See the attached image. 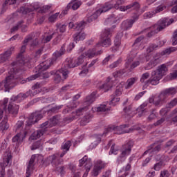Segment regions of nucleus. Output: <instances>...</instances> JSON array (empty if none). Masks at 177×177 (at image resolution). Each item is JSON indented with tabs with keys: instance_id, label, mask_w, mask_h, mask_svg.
<instances>
[{
	"instance_id": "obj_1",
	"label": "nucleus",
	"mask_w": 177,
	"mask_h": 177,
	"mask_svg": "<svg viewBox=\"0 0 177 177\" xmlns=\"http://www.w3.org/2000/svg\"><path fill=\"white\" fill-rule=\"evenodd\" d=\"M17 62H14L11 64V69L10 72H9V75L6 77L4 82L3 83L5 87V91L9 92L10 89H13L17 84H19V77L18 75H16V67H17Z\"/></svg>"
},
{
	"instance_id": "obj_2",
	"label": "nucleus",
	"mask_w": 177,
	"mask_h": 177,
	"mask_svg": "<svg viewBox=\"0 0 177 177\" xmlns=\"http://www.w3.org/2000/svg\"><path fill=\"white\" fill-rule=\"evenodd\" d=\"M174 19H168L167 18H163L158 21V24L151 26L150 28H147L145 29V31H150L147 33L148 38H151L156 34H158L160 31H162L165 27H168V26H171L172 23H174Z\"/></svg>"
},
{
	"instance_id": "obj_3",
	"label": "nucleus",
	"mask_w": 177,
	"mask_h": 177,
	"mask_svg": "<svg viewBox=\"0 0 177 177\" xmlns=\"http://www.w3.org/2000/svg\"><path fill=\"white\" fill-rule=\"evenodd\" d=\"M177 91L176 88L175 87H171L169 88H166L163 90L159 95L154 97V100H152L154 101V105L157 106H162L163 103H165L167 102V99H168V96L174 95H176Z\"/></svg>"
},
{
	"instance_id": "obj_4",
	"label": "nucleus",
	"mask_w": 177,
	"mask_h": 177,
	"mask_svg": "<svg viewBox=\"0 0 177 177\" xmlns=\"http://www.w3.org/2000/svg\"><path fill=\"white\" fill-rule=\"evenodd\" d=\"M49 67H50V64L46 65L45 64V62L40 64V65L37 66V68L39 70L38 73L28 77V80L34 81V80H37V78H40V80H47V78H49L50 75L48 72L44 71L48 70Z\"/></svg>"
},
{
	"instance_id": "obj_5",
	"label": "nucleus",
	"mask_w": 177,
	"mask_h": 177,
	"mask_svg": "<svg viewBox=\"0 0 177 177\" xmlns=\"http://www.w3.org/2000/svg\"><path fill=\"white\" fill-rule=\"evenodd\" d=\"M111 32L110 29H105L101 34L100 41L97 44V46H104L109 48L111 46V39H110Z\"/></svg>"
},
{
	"instance_id": "obj_6",
	"label": "nucleus",
	"mask_w": 177,
	"mask_h": 177,
	"mask_svg": "<svg viewBox=\"0 0 177 177\" xmlns=\"http://www.w3.org/2000/svg\"><path fill=\"white\" fill-rule=\"evenodd\" d=\"M49 160L51 162L53 167H55V169L57 172H59L61 175H64L66 174V167L64 166H62V160H60V158L57 155H53L49 156Z\"/></svg>"
},
{
	"instance_id": "obj_7",
	"label": "nucleus",
	"mask_w": 177,
	"mask_h": 177,
	"mask_svg": "<svg viewBox=\"0 0 177 177\" xmlns=\"http://www.w3.org/2000/svg\"><path fill=\"white\" fill-rule=\"evenodd\" d=\"M125 128H129V124H122L120 126H112L109 127L104 131L102 135H106L108 132H113V131H118L119 132H117L118 135H122V133H129L131 131H133V129L130 128L127 130H124Z\"/></svg>"
},
{
	"instance_id": "obj_8",
	"label": "nucleus",
	"mask_w": 177,
	"mask_h": 177,
	"mask_svg": "<svg viewBox=\"0 0 177 177\" xmlns=\"http://www.w3.org/2000/svg\"><path fill=\"white\" fill-rule=\"evenodd\" d=\"M75 63L73 62V59H66L64 62L63 67L60 68V72L62 73V76L64 80L68 77V74L70 72L68 71V68H74L75 67Z\"/></svg>"
},
{
	"instance_id": "obj_9",
	"label": "nucleus",
	"mask_w": 177,
	"mask_h": 177,
	"mask_svg": "<svg viewBox=\"0 0 177 177\" xmlns=\"http://www.w3.org/2000/svg\"><path fill=\"white\" fill-rule=\"evenodd\" d=\"M132 147H133V141H129L127 143L124 144L122 147V150H123L121 153V156H120L118 158V161H121V158H124L125 156H129L131 153V151L132 150Z\"/></svg>"
},
{
	"instance_id": "obj_10",
	"label": "nucleus",
	"mask_w": 177,
	"mask_h": 177,
	"mask_svg": "<svg viewBox=\"0 0 177 177\" xmlns=\"http://www.w3.org/2000/svg\"><path fill=\"white\" fill-rule=\"evenodd\" d=\"M43 115L41 114V112L36 111L32 113L28 118V121L26 122V127H31V125H34L36 124L37 121H39L42 118Z\"/></svg>"
},
{
	"instance_id": "obj_11",
	"label": "nucleus",
	"mask_w": 177,
	"mask_h": 177,
	"mask_svg": "<svg viewBox=\"0 0 177 177\" xmlns=\"http://www.w3.org/2000/svg\"><path fill=\"white\" fill-rule=\"evenodd\" d=\"M9 164H12V155H10V153H8L7 156L3 158V162L0 163V167L1 168L0 171V177H5V168H6Z\"/></svg>"
},
{
	"instance_id": "obj_12",
	"label": "nucleus",
	"mask_w": 177,
	"mask_h": 177,
	"mask_svg": "<svg viewBox=\"0 0 177 177\" xmlns=\"http://www.w3.org/2000/svg\"><path fill=\"white\" fill-rule=\"evenodd\" d=\"M162 77H160L157 71H153L151 73V77L146 80V85H158L160 84V80Z\"/></svg>"
},
{
	"instance_id": "obj_13",
	"label": "nucleus",
	"mask_w": 177,
	"mask_h": 177,
	"mask_svg": "<svg viewBox=\"0 0 177 177\" xmlns=\"http://www.w3.org/2000/svg\"><path fill=\"white\" fill-rule=\"evenodd\" d=\"M121 12H125L127 10H136L138 12L140 9V4L138 1H134L127 6H122L119 7Z\"/></svg>"
},
{
	"instance_id": "obj_14",
	"label": "nucleus",
	"mask_w": 177,
	"mask_h": 177,
	"mask_svg": "<svg viewBox=\"0 0 177 177\" xmlns=\"http://www.w3.org/2000/svg\"><path fill=\"white\" fill-rule=\"evenodd\" d=\"M64 48H66V44H64L61 46V48L59 51H56L53 55V57L50 60V66H52V64H53V63H55V62H56L57 60V59H59V57H60L61 56H63V55L66 52V49H64Z\"/></svg>"
},
{
	"instance_id": "obj_15",
	"label": "nucleus",
	"mask_w": 177,
	"mask_h": 177,
	"mask_svg": "<svg viewBox=\"0 0 177 177\" xmlns=\"http://www.w3.org/2000/svg\"><path fill=\"white\" fill-rule=\"evenodd\" d=\"M81 97V95L80 94L75 95L73 97V100L72 103L70 106H67L62 111L63 114H68L71 111H73L75 107H77V102H75V100H78Z\"/></svg>"
},
{
	"instance_id": "obj_16",
	"label": "nucleus",
	"mask_w": 177,
	"mask_h": 177,
	"mask_svg": "<svg viewBox=\"0 0 177 177\" xmlns=\"http://www.w3.org/2000/svg\"><path fill=\"white\" fill-rule=\"evenodd\" d=\"M113 8H115V9H120V7L117 6V5L111 3V2H106L101 8L97 10L100 12V15H102V13H106V12H109V10H111V9H113Z\"/></svg>"
},
{
	"instance_id": "obj_17",
	"label": "nucleus",
	"mask_w": 177,
	"mask_h": 177,
	"mask_svg": "<svg viewBox=\"0 0 177 177\" xmlns=\"http://www.w3.org/2000/svg\"><path fill=\"white\" fill-rule=\"evenodd\" d=\"M139 19V15H136L133 17V19H130L129 21H124L121 24V28L122 30H124V31L128 30V28H131L132 26L133 25V23Z\"/></svg>"
},
{
	"instance_id": "obj_18",
	"label": "nucleus",
	"mask_w": 177,
	"mask_h": 177,
	"mask_svg": "<svg viewBox=\"0 0 177 177\" xmlns=\"http://www.w3.org/2000/svg\"><path fill=\"white\" fill-rule=\"evenodd\" d=\"M19 109H20V106L19 105L13 103V102H9L8 106V111L10 114H12L14 117H16L17 114H19Z\"/></svg>"
},
{
	"instance_id": "obj_19",
	"label": "nucleus",
	"mask_w": 177,
	"mask_h": 177,
	"mask_svg": "<svg viewBox=\"0 0 177 177\" xmlns=\"http://www.w3.org/2000/svg\"><path fill=\"white\" fill-rule=\"evenodd\" d=\"M15 47L12 46L8 49L3 54L0 55V63H4V62H6V60L10 57V55L13 53Z\"/></svg>"
},
{
	"instance_id": "obj_20",
	"label": "nucleus",
	"mask_w": 177,
	"mask_h": 177,
	"mask_svg": "<svg viewBox=\"0 0 177 177\" xmlns=\"http://www.w3.org/2000/svg\"><path fill=\"white\" fill-rule=\"evenodd\" d=\"M153 71H156L157 74L162 78L164 75H167V73H168V65L165 64L160 65L158 66L157 69Z\"/></svg>"
},
{
	"instance_id": "obj_21",
	"label": "nucleus",
	"mask_w": 177,
	"mask_h": 177,
	"mask_svg": "<svg viewBox=\"0 0 177 177\" xmlns=\"http://www.w3.org/2000/svg\"><path fill=\"white\" fill-rule=\"evenodd\" d=\"M103 168H104V165L103 164V162L100 160L97 161V165L94 167L93 171V176H97V175H99V173L100 172V170L103 169Z\"/></svg>"
},
{
	"instance_id": "obj_22",
	"label": "nucleus",
	"mask_w": 177,
	"mask_h": 177,
	"mask_svg": "<svg viewBox=\"0 0 177 177\" xmlns=\"http://www.w3.org/2000/svg\"><path fill=\"white\" fill-rule=\"evenodd\" d=\"M35 162V156L32 155L29 161L28 165L26 169V177L31 176V174H32V164Z\"/></svg>"
},
{
	"instance_id": "obj_23",
	"label": "nucleus",
	"mask_w": 177,
	"mask_h": 177,
	"mask_svg": "<svg viewBox=\"0 0 177 177\" xmlns=\"http://www.w3.org/2000/svg\"><path fill=\"white\" fill-rule=\"evenodd\" d=\"M50 73L51 75H54V81L56 84L62 82V75L60 74L63 75V72H61L60 69L58 71H52Z\"/></svg>"
},
{
	"instance_id": "obj_24",
	"label": "nucleus",
	"mask_w": 177,
	"mask_h": 177,
	"mask_svg": "<svg viewBox=\"0 0 177 177\" xmlns=\"http://www.w3.org/2000/svg\"><path fill=\"white\" fill-rule=\"evenodd\" d=\"M160 63V58L158 57H153L145 67V70H151L153 67H156L157 64Z\"/></svg>"
},
{
	"instance_id": "obj_25",
	"label": "nucleus",
	"mask_w": 177,
	"mask_h": 177,
	"mask_svg": "<svg viewBox=\"0 0 177 177\" xmlns=\"http://www.w3.org/2000/svg\"><path fill=\"white\" fill-rule=\"evenodd\" d=\"M45 129H41L39 130H37L35 131L30 137V139L31 140H37V139H39L42 135L45 133Z\"/></svg>"
},
{
	"instance_id": "obj_26",
	"label": "nucleus",
	"mask_w": 177,
	"mask_h": 177,
	"mask_svg": "<svg viewBox=\"0 0 177 177\" xmlns=\"http://www.w3.org/2000/svg\"><path fill=\"white\" fill-rule=\"evenodd\" d=\"M70 147H71V141H66L63 145H62L61 149L63 150V152L61 153L60 157L61 158L64 157V155L70 150Z\"/></svg>"
},
{
	"instance_id": "obj_27",
	"label": "nucleus",
	"mask_w": 177,
	"mask_h": 177,
	"mask_svg": "<svg viewBox=\"0 0 177 177\" xmlns=\"http://www.w3.org/2000/svg\"><path fill=\"white\" fill-rule=\"evenodd\" d=\"M62 122V116L60 115H56L50 119L49 123L50 127H55Z\"/></svg>"
},
{
	"instance_id": "obj_28",
	"label": "nucleus",
	"mask_w": 177,
	"mask_h": 177,
	"mask_svg": "<svg viewBox=\"0 0 177 177\" xmlns=\"http://www.w3.org/2000/svg\"><path fill=\"white\" fill-rule=\"evenodd\" d=\"M154 145L155 144H152L150 146V148L145 151L143 153L144 156H145V154H147V153H150V151L151 153H158V151H161V145H158L154 147Z\"/></svg>"
},
{
	"instance_id": "obj_29",
	"label": "nucleus",
	"mask_w": 177,
	"mask_h": 177,
	"mask_svg": "<svg viewBox=\"0 0 177 177\" xmlns=\"http://www.w3.org/2000/svg\"><path fill=\"white\" fill-rule=\"evenodd\" d=\"M102 136L95 134L91 137V145H93V148L96 147L100 142H102Z\"/></svg>"
},
{
	"instance_id": "obj_30",
	"label": "nucleus",
	"mask_w": 177,
	"mask_h": 177,
	"mask_svg": "<svg viewBox=\"0 0 177 177\" xmlns=\"http://www.w3.org/2000/svg\"><path fill=\"white\" fill-rule=\"evenodd\" d=\"M102 53H103V51H102V50L96 52V48H92L87 51V54L86 55V56H88L89 59H92V57H95V56H98V55H102Z\"/></svg>"
},
{
	"instance_id": "obj_31",
	"label": "nucleus",
	"mask_w": 177,
	"mask_h": 177,
	"mask_svg": "<svg viewBox=\"0 0 177 177\" xmlns=\"http://www.w3.org/2000/svg\"><path fill=\"white\" fill-rule=\"evenodd\" d=\"M81 6V1L80 0H73L71 3H69L67 6V8L70 9L71 8L73 10H77L78 8Z\"/></svg>"
},
{
	"instance_id": "obj_32",
	"label": "nucleus",
	"mask_w": 177,
	"mask_h": 177,
	"mask_svg": "<svg viewBox=\"0 0 177 177\" xmlns=\"http://www.w3.org/2000/svg\"><path fill=\"white\" fill-rule=\"evenodd\" d=\"M83 165H84L86 168L88 167V169H91V167H92V163L88 162V157L86 156L79 160V167H82Z\"/></svg>"
},
{
	"instance_id": "obj_33",
	"label": "nucleus",
	"mask_w": 177,
	"mask_h": 177,
	"mask_svg": "<svg viewBox=\"0 0 177 177\" xmlns=\"http://www.w3.org/2000/svg\"><path fill=\"white\" fill-rule=\"evenodd\" d=\"M150 78V73L149 72H147L145 73H143L140 78V82L142 84H144L142 89H146L147 86H149V84H146V81Z\"/></svg>"
},
{
	"instance_id": "obj_34",
	"label": "nucleus",
	"mask_w": 177,
	"mask_h": 177,
	"mask_svg": "<svg viewBox=\"0 0 177 177\" xmlns=\"http://www.w3.org/2000/svg\"><path fill=\"white\" fill-rule=\"evenodd\" d=\"M24 139V136H23V134L17 133L12 138V140L13 143H16V145L19 146V143H21Z\"/></svg>"
},
{
	"instance_id": "obj_35",
	"label": "nucleus",
	"mask_w": 177,
	"mask_h": 177,
	"mask_svg": "<svg viewBox=\"0 0 177 177\" xmlns=\"http://www.w3.org/2000/svg\"><path fill=\"white\" fill-rule=\"evenodd\" d=\"M85 37H86L85 32L80 31L73 35V39L75 42H77V41H84Z\"/></svg>"
},
{
	"instance_id": "obj_36",
	"label": "nucleus",
	"mask_w": 177,
	"mask_h": 177,
	"mask_svg": "<svg viewBox=\"0 0 177 177\" xmlns=\"http://www.w3.org/2000/svg\"><path fill=\"white\" fill-rule=\"evenodd\" d=\"M0 129L6 131L9 129V124H8V116L4 117L3 120L0 122Z\"/></svg>"
},
{
	"instance_id": "obj_37",
	"label": "nucleus",
	"mask_w": 177,
	"mask_h": 177,
	"mask_svg": "<svg viewBox=\"0 0 177 177\" xmlns=\"http://www.w3.org/2000/svg\"><path fill=\"white\" fill-rule=\"evenodd\" d=\"M100 15V14L99 11L97 10L93 15H91L87 17L86 22L92 23V21H95V20H96V19H97V17H99Z\"/></svg>"
},
{
	"instance_id": "obj_38",
	"label": "nucleus",
	"mask_w": 177,
	"mask_h": 177,
	"mask_svg": "<svg viewBox=\"0 0 177 177\" xmlns=\"http://www.w3.org/2000/svg\"><path fill=\"white\" fill-rule=\"evenodd\" d=\"M96 99V92H93L90 95L86 97V103L87 104H92L93 102H95Z\"/></svg>"
},
{
	"instance_id": "obj_39",
	"label": "nucleus",
	"mask_w": 177,
	"mask_h": 177,
	"mask_svg": "<svg viewBox=\"0 0 177 177\" xmlns=\"http://www.w3.org/2000/svg\"><path fill=\"white\" fill-rule=\"evenodd\" d=\"M108 80V82L104 83L100 86L101 89L104 90V92H107V91H110V89L113 88V85L111 84V82H110V79Z\"/></svg>"
},
{
	"instance_id": "obj_40",
	"label": "nucleus",
	"mask_w": 177,
	"mask_h": 177,
	"mask_svg": "<svg viewBox=\"0 0 177 177\" xmlns=\"http://www.w3.org/2000/svg\"><path fill=\"white\" fill-rule=\"evenodd\" d=\"M177 48L176 47H170L169 48H166L165 50L161 52V55L164 56L165 55H171L172 52H176Z\"/></svg>"
},
{
	"instance_id": "obj_41",
	"label": "nucleus",
	"mask_w": 177,
	"mask_h": 177,
	"mask_svg": "<svg viewBox=\"0 0 177 177\" xmlns=\"http://www.w3.org/2000/svg\"><path fill=\"white\" fill-rule=\"evenodd\" d=\"M167 81H172L174 80H177V70L174 71L169 75L166 76Z\"/></svg>"
},
{
	"instance_id": "obj_42",
	"label": "nucleus",
	"mask_w": 177,
	"mask_h": 177,
	"mask_svg": "<svg viewBox=\"0 0 177 177\" xmlns=\"http://www.w3.org/2000/svg\"><path fill=\"white\" fill-rule=\"evenodd\" d=\"M91 118H92V115H86L80 120V125L82 127L85 126L89 122Z\"/></svg>"
},
{
	"instance_id": "obj_43",
	"label": "nucleus",
	"mask_w": 177,
	"mask_h": 177,
	"mask_svg": "<svg viewBox=\"0 0 177 177\" xmlns=\"http://www.w3.org/2000/svg\"><path fill=\"white\" fill-rule=\"evenodd\" d=\"M32 9L25 8V7H21L19 9H18L19 13H21V15H27V13H31L32 12Z\"/></svg>"
},
{
	"instance_id": "obj_44",
	"label": "nucleus",
	"mask_w": 177,
	"mask_h": 177,
	"mask_svg": "<svg viewBox=\"0 0 177 177\" xmlns=\"http://www.w3.org/2000/svg\"><path fill=\"white\" fill-rule=\"evenodd\" d=\"M136 81H138V77H131L127 81V85L126 86V89H129V88H131V86H132V85H133Z\"/></svg>"
},
{
	"instance_id": "obj_45",
	"label": "nucleus",
	"mask_w": 177,
	"mask_h": 177,
	"mask_svg": "<svg viewBox=\"0 0 177 177\" xmlns=\"http://www.w3.org/2000/svg\"><path fill=\"white\" fill-rule=\"evenodd\" d=\"M177 105V98L171 100L169 103L166 104L167 109H173Z\"/></svg>"
},
{
	"instance_id": "obj_46",
	"label": "nucleus",
	"mask_w": 177,
	"mask_h": 177,
	"mask_svg": "<svg viewBox=\"0 0 177 177\" xmlns=\"http://www.w3.org/2000/svg\"><path fill=\"white\" fill-rule=\"evenodd\" d=\"M88 109L89 108L88 106L80 107L77 109L76 115H81V114H82V113H85V111H87L88 110Z\"/></svg>"
},
{
	"instance_id": "obj_47",
	"label": "nucleus",
	"mask_w": 177,
	"mask_h": 177,
	"mask_svg": "<svg viewBox=\"0 0 177 177\" xmlns=\"http://www.w3.org/2000/svg\"><path fill=\"white\" fill-rule=\"evenodd\" d=\"M62 107H63V105L55 106L47 111V113L48 114H52V113H57V111H59Z\"/></svg>"
},
{
	"instance_id": "obj_48",
	"label": "nucleus",
	"mask_w": 177,
	"mask_h": 177,
	"mask_svg": "<svg viewBox=\"0 0 177 177\" xmlns=\"http://www.w3.org/2000/svg\"><path fill=\"white\" fill-rule=\"evenodd\" d=\"M50 8H52L51 5L44 6L39 9V13H48V12H49V9H50Z\"/></svg>"
},
{
	"instance_id": "obj_49",
	"label": "nucleus",
	"mask_w": 177,
	"mask_h": 177,
	"mask_svg": "<svg viewBox=\"0 0 177 177\" xmlns=\"http://www.w3.org/2000/svg\"><path fill=\"white\" fill-rule=\"evenodd\" d=\"M32 93V91L31 90H29L25 93H19V96L21 97V100L27 99L28 96H31Z\"/></svg>"
},
{
	"instance_id": "obj_50",
	"label": "nucleus",
	"mask_w": 177,
	"mask_h": 177,
	"mask_svg": "<svg viewBox=\"0 0 177 177\" xmlns=\"http://www.w3.org/2000/svg\"><path fill=\"white\" fill-rule=\"evenodd\" d=\"M110 110L109 108H107V106L106 104H101L100 106L97 108V111L104 113L105 111H109Z\"/></svg>"
},
{
	"instance_id": "obj_51",
	"label": "nucleus",
	"mask_w": 177,
	"mask_h": 177,
	"mask_svg": "<svg viewBox=\"0 0 177 177\" xmlns=\"http://www.w3.org/2000/svg\"><path fill=\"white\" fill-rule=\"evenodd\" d=\"M147 104H142V105L140 106L139 108L137 109V111L138 113H141V114H145V113H147V109H145Z\"/></svg>"
},
{
	"instance_id": "obj_52",
	"label": "nucleus",
	"mask_w": 177,
	"mask_h": 177,
	"mask_svg": "<svg viewBox=\"0 0 177 177\" xmlns=\"http://www.w3.org/2000/svg\"><path fill=\"white\" fill-rule=\"evenodd\" d=\"M84 63V55H80L77 59L75 62V67H78Z\"/></svg>"
},
{
	"instance_id": "obj_53",
	"label": "nucleus",
	"mask_w": 177,
	"mask_h": 177,
	"mask_svg": "<svg viewBox=\"0 0 177 177\" xmlns=\"http://www.w3.org/2000/svg\"><path fill=\"white\" fill-rule=\"evenodd\" d=\"M34 38V33H30L29 34L28 36H26V37L24 39L23 44L24 45H27V44H28V42H30V41L32 40V39Z\"/></svg>"
},
{
	"instance_id": "obj_54",
	"label": "nucleus",
	"mask_w": 177,
	"mask_h": 177,
	"mask_svg": "<svg viewBox=\"0 0 177 177\" xmlns=\"http://www.w3.org/2000/svg\"><path fill=\"white\" fill-rule=\"evenodd\" d=\"M42 145L41 144L40 140H37L35 142L32 144V145L30 147L31 150H37V149H39Z\"/></svg>"
},
{
	"instance_id": "obj_55",
	"label": "nucleus",
	"mask_w": 177,
	"mask_h": 177,
	"mask_svg": "<svg viewBox=\"0 0 177 177\" xmlns=\"http://www.w3.org/2000/svg\"><path fill=\"white\" fill-rule=\"evenodd\" d=\"M156 109H152L147 118L148 121H153V120H156V118H157V115L156 114V113H154Z\"/></svg>"
},
{
	"instance_id": "obj_56",
	"label": "nucleus",
	"mask_w": 177,
	"mask_h": 177,
	"mask_svg": "<svg viewBox=\"0 0 177 177\" xmlns=\"http://www.w3.org/2000/svg\"><path fill=\"white\" fill-rule=\"evenodd\" d=\"M158 46L160 48H161V46H162V45H159L158 44H151L149 48L147 49V52H148V53H150L151 52H153V50H154V49H156V48H158Z\"/></svg>"
},
{
	"instance_id": "obj_57",
	"label": "nucleus",
	"mask_w": 177,
	"mask_h": 177,
	"mask_svg": "<svg viewBox=\"0 0 177 177\" xmlns=\"http://www.w3.org/2000/svg\"><path fill=\"white\" fill-rule=\"evenodd\" d=\"M85 27V22L84 21H82L79 24H76V26H75V28H76V31H82V29L84 28Z\"/></svg>"
},
{
	"instance_id": "obj_58",
	"label": "nucleus",
	"mask_w": 177,
	"mask_h": 177,
	"mask_svg": "<svg viewBox=\"0 0 177 177\" xmlns=\"http://www.w3.org/2000/svg\"><path fill=\"white\" fill-rule=\"evenodd\" d=\"M167 9V6H158L156 10H153L155 15H157V13H160L162 12L163 10H165Z\"/></svg>"
},
{
	"instance_id": "obj_59",
	"label": "nucleus",
	"mask_w": 177,
	"mask_h": 177,
	"mask_svg": "<svg viewBox=\"0 0 177 177\" xmlns=\"http://www.w3.org/2000/svg\"><path fill=\"white\" fill-rule=\"evenodd\" d=\"M23 127H24V121H18L15 126L16 131H20L23 129Z\"/></svg>"
},
{
	"instance_id": "obj_60",
	"label": "nucleus",
	"mask_w": 177,
	"mask_h": 177,
	"mask_svg": "<svg viewBox=\"0 0 177 177\" xmlns=\"http://www.w3.org/2000/svg\"><path fill=\"white\" fill-rule=\"evenodd\" d=\"M58 16H59V12L53 14V15H51L48 17V21H50V23H55V21H56V19H57Z\"/></svg>"
},
{
	"instance_id": "obj_61",
	"label": "nucleus",
	"mask_w": 177,
	"mask_h": 177,
	"mask_svg": "<svg viewBox=\"0 0 177 177\" xmlns=\"http://www.w3.org/2000/svg\"><path fill=\"white\" fill-rule=\"evenodd\" d=\"M122 91L123 89L122 86H117L116 90L115 91V94L113 95H115V96H121V95H122Z\"/></svg>"
},
{
	"instance_id": "obj_62",
	"label": "nucleus",
	"mask_w": 177,
	"mask_h": 177,
	"mask_svg": "<svg viewBox=\"0 0 177 177\" xmlns=\"http://www.w3.org/2000/svg\"><path fill=\"white\" fill-rule=\"evenodd\" d=\"M57 29L59 30V32H66V24H57Z\"/></svg>"
},
{
	"instance_id": "obj_63",
	"label": "nucleus",
	"mask_w": 177,
	"mask_h": 177,
	"mask_svg": "<svg viewBox=\"0 0 177 177\" xmlns=\"http://www.w3.org/2000/svg\"><path fill=\"white\" fill-rule=\"evenodd\" d=\"M23 23H24V21H19L15 26L11 28V32H15V31H17V30H19V27H20V26H21Z\"/></svg>"
},
{
	"instance_id": "obj_64",
	"label": "nucleus",
	"mask_w": 177,
	"mask_h": 177,
	"mask_svg": "<svg viewBox=\"0 0 177 177\" xmlns=\"http://www.w3.org/2000/svg\"><path fill=\"white\" fill-rule=\"evenodd\" d=\"M156 15L154 11L148 12L144 14V19H151Z\"/></svg>"
}]
</instances>
